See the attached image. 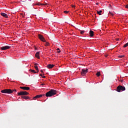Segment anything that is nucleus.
I'll return each instance as SVG.
<instances>
[{"label": "nucleus", "mask_w": 128, "mask_h": 128, "mask_svg": "<svg viewBox=\"0 0 128 128\" xmlns=\"http://www.w3.org/2000/svg\"><path fill=\"white\" fill-rule=\"evenodd\" d=\"M54 94H56V90L52 89L46 93V96L48 98V96H54Z\"/></svg>", "instance_id": "nucleus-1"}, {"label": "nucleus", "mask_w": 128, "mask_h": 128, "mask_svg": "<svg viewBox=\"0 0 128 128\" xmlns=\"http://www.w3.org/2000/svg\"><path fill=\"white\" fill-rule=\"evenodd\" d=\"M116 90L118 92H120L126 90V88L122 86H119L117 87Z\"/></svg>", "instance_id": "nucleus-2"}, {"label": "nucleus", "mask_w": 128, "mask_h": 128, "mask_svg": "<svg viewBox=\"0 0 128 128\" xmlns=\"http://www.w3.org/2000/svg\"><path fill=\"white\" fill-rule=\"evenodd\" d=\"M1 92H2V94H12V89H4L1 90Z\"/></svg>", "instance_id": "nucleus-3"}, {"label": "nucleus", "mask_w": 128, "mask_h": 128, "mask_svg": "<svg viewBox=\"0 0 128 128\" xmlns=\"http://www.w3.org/2000/svg\"><path fill=\"white\" fill-rule=\"evenodd\" d=\"M18 96H28V92L26 91L20 92L18 93Z\"/></svg>", "instance_id": "nucleus-4"}, {"label": "nucleus", "mask_w": 128, "mask_h": 128, "mask_svg": "<svg viewBox=\"0 0 128 128\" xmlns=\"http://www.w3.org/2000/svg\"><path fill=\"white\" fill-rule=\"evenodd\" d=\"M88 68L82 69V72H81L82 76H86V74L88 72Z\"/></svg>", "instance_id": "nucleus-5"}, {"label": "nucleus", "mask_w": 128, "mask_h": 128, "mask_svg": "<svg viewBox=\"0 0 128 128\" xmlns=\"http://www.w3.org/2000/svg\"><path fill=\"white\" fill-rule=\"evenodd\" d=\"M38 38H40L42 42H46V39H44V36H42V34H39L38 35Z\"/></svg>", "instance_id": "nucleus-6"}, {"label": "nucleus", "mask_w": 128, "mask_h": 128, "mask_svg": "<svg viewBox=\"0 0 128 128\" xmlns=\"http://www.w3.org/2000/svg\"><path fill=\"white\" fill-rule=\"evenodd\" d=\"M10 46H6L1 47L0 50H6L10 49Z\"/></svg>", "instance_id": "nucleus-7"}, {"label": "nucleus", "mask_w": 128, "mask_h": 128, "mask_svg": "<svg viewBox=\"0 0 128 128\" xmlns=\"http://www.w3.org/2000/svg\"><path fill=\"white\" fill-rule=\"evenodd\" d=\"M20 88H21V90H29L30 87H28V86H21V87H20Z\"/></svg>", "instance_id": "nucleus-8"}, {"label": "nucleus", "mask_w": 128, "mask_h": 128, "mask_svg": "<svg viewBox=\"0 0 128 128\" xmlns=\"http://www.w3.org/2000/svg\"><path fill=\"white\" fill-rule=\"evenodd\" d=\"M48 4L46 3L45 4H40V2H38L37 4H33L32 6H46Z\"/></svg>", "instance_id": "nucleus-9"}, {"label": "nucleus", "mask_w": 128, "mask_h": 128, "mask_svg": "<svg viewBox=\"0 0 128 128\" xmlns=\"http://www.w3.org/2000/svg\"><path fill=\"white\" fill-rule=\"evenodd\" d=\"M54 64H49L47 65L46 68H54Z\"/></svg>", "instance_id": "nucleus-10"}, {"label": "nucleus", "mask_w": 128, "mask_h": 128, "mask_svg": "<svg viewBox=\"0 0 128 128\" xmlns=\"http://www.w3.org/2000/svg\"><path fill=\"white\" fill-rule=\"evenodd\" d=\"M42 96H44V94L43 95L42 94L37 95L35 97H34V98H42Z\"/></svg>", "instance_id": "nucleus-11"}, {"label": "nucleus", "mask_w": 128, "mask_h": 128, "mask_svg": "<svg viewBox=\"0 0 128 128\" xmlns=\"http://www.w3.org/2000/svg\"><path fill=\"white\" fill-rule=\"evenodd\" d=\"M0 14L2 16H4V18H8V14H6V13H1Z\"/></svg>", "instance_id": "nucleus-12"}, {"label": "nucleus", "mask_w": 128, "mask_h": 128, "mask_svg": "<svg viewBox=\"0 0 128 128\" xmlns=\"http://www.w3.org/2000/svg\"><path fill=\"white\" fill-rule=\"evenodd\" d=\"M89 34H90V36L91 37L94 36V31L90 30L89 32Z\"/></svg>", "instance_id": "nucleus-13"}, {"label": "nucleus", "mask_w": 128, "mask_h": 128, "mask_svg": "<svg viewBox=\"0 0 128 128\" xmlns=\"http://www.w3.org/2000/svg\"><path fill=\"white\" fill-rule=\"evenodd\" d=\"M35 56L38 58H40V52H37L35 54Z\"/></svg>", "instance_id": "nucleus-14"}, {"label": "nucleus", "mask_w": 128, "mask_h": 128, "mask_svg": "<svg viewBox=\"0 0 128 128\" xmlns=\"http://www.w3.org/2000/svg\"><path fill=\"white\" fill-rule=\"evenodd\" d=\"M21 98H24V100H28V98H30V97L28 96H22Z\"/></svg>", "instance_id": "nucleus-15"}, {"label": "nucleus", "mask_w": 128, "mask_h": 128, "mask_svg": "<svg viewBox=\"0 0 128 128\" xmlns=\"http://www.w3.org/2000/svg\"><path fill=\"white\" fill-rule=\"evenodd\" d=\"M102 10L100 11H97L98 14H99V16H102Z\"/></svg>", "instance_id": "nucleus-16"}, {"label": "nucleus", "mask_w": 128, "mask_h": 128, "mask_svg": "<svg viewBox=\"0 0 128 128\" xmlns=\"http://www.w3.org/2000/svg\"><path fill=\"white\" fill-rule=\"evenodd\" d=\"M30 71L31 72H34V74H37V72H36V70H30Z\"/></svg>", "instance_id": "nucleus-17"}, {"label": "nucleus", "mask_w": 128, "mask_h": 128, "mask_svg": "<svg viewBox=\"0 0 128 128\" xmlns=\"http://www.w3.org/2000/svg\"><path fill=\"white\" fill-rule=\"evenodd\" d=\"M44 46H50V43H48V42H46L44 44Z\"/></svg>", "instance_id": "nucleus-18"}, {"label": "nucleus", "mask_w": 128, "mask_h": 128, "mask_svg": "<svg viewBox=\"0 0 128 128\" xmlns=\"http://www.w3.org/2000/svg\"><path fill=\"white\" fill-rule=\"evenodd\" d=\"M34 68H35V70H38L37 72H38V66H35Z\"/></svg>", "instance_id": "nucleus-19"}, {"label": "nucleus", "mask_w": 128, "mask_h": 128, "mask_svg": "<svg viewBox=\"0 0 128 128\" xmlns=\"http://www.w3.org/2000/svg\"><path fill=\"white\" fill-rule=\"evenodd\" d=\"M96 76H100V72H98L96 74Z\"/></svg>", "instance_id": "nucleus-20"}, {"label": "nucleus", "mask_w": 128, "mask_h": 128, "mask_svg": "<svg viewBox=\"0 0 128 128\" xmlns=\"http://www.w3.org/2000/svg\"><path fill=\"white\" fill-rule=\"evenodd\" d=\"M56 50H58V54H60V48H58L56 49Z\"/></svg>", "instance_id": "nucleus-21"}, {"label": "nucleus", "mask_w": 128, "mask_h": 128, "mask_svg": "<svg viewBox=\"0 0 128 128\" xmlns=\"http://www.w3.org/2000/svg\"><path fill=\"white\" fill-rule=\"evenodd\" d=\"M84 34V30H82L80 32V34Z\"/></svg>", "instance_id": "nucleus-22"}, {"label": "nucleus", "mask_w": 128, "mask_h": 128, "mask_svg": "<svg viewBox=\"0 0 128 128\" xmlns=\"http://www.w3.org/2000/svg\"><path fill=\"white\" fill-rule=\"evenodd\" d=\"M64 14H68V12L66 11V10L64 11Z\"/></svg>", "instance_id": "nucleus-23"}, {"label": "nucleus", "mask_w": 128, "mask_h": 128, "mask_svg": "<svg viewBox=\"0 0 128 128\" xmlns=\"http://www.w3.org/2000/svg\"><path fill=\"white\" fill-rule=\"evenodd\" d=\"M109 14H111V16H114V14L112 13V12H109Z\"/></svg>", "instance_id": "nucleus-24"}, {"label": "nucleus", "mask_w": 128, "mask_h": 128, "mask_svg": "<svg viewBox=\"0 0 128 128\" xmlns=\"http://www.w3.org/2000/svg\"><path fill=\"white\" fill-rule=\"evenodd\" d=\"M40 72H42L43 76H44V72L42 71V70H41Z\"/></svg>", "instance_id": "nucleus-25"}, {"label": "nucleus", "mask_w": 128, "mask_h": 128, "mask_svg": "<svg viewBox=\"0 0 128 128\" xmlns=\"http://www.w3.org/2000/svg\"><path fill=\"white\" fill-rule=\"evenodd\" d=\"M34 66H38V63H35Z\"/></svg>", "instance_id": "nucleus-26"}, {"label": "nucleus", "mask_w": 128, "mask_h": 128, "mask_svg": "<svg viewBox=\"0 0 128 128\" xmlns=\"http://www.w3.org/2000/svg\"><path fill=\"white\" fill-rule=\"evenodd\" d=\"M12 92H16V90L14 89V90H12Z\"/></svg>", "instance_id": "nucleus-27"}, {"label": "nucleus", "mask_w": 128, "mask_h": 128, "mask_svg": "<svg viewBox=\"0 0 128 128\" xmlns=\"http://www.w3.org/2000/svg\"><path fill=\"white\" fill-rule=\"evenodd\" d=\"M119 58H124V56H119Z\"/></svg>", "instance_id": "nucleus-28"}, {"label": "nucleus", "mask_w": 128, "mask_h": 128, "mask_svg": "<svg viewBox=\"0 0 128 128\" xmlns=\"http://www.w3.org/2000/svg\"><path fill=\"white\" fill-rule=\"evenodd\" d=\"M126 8H128V4L126 6Z\"/></svg>", "instance_id": "nucleus-29"}, {"label": "nucleus", "mask_w": 128, "mask_h": 128, "mask_svg": "<svg viewBox=\"0 0 128 128\" xmlns=\"http://www.w3.org/2000/svg\"><path fill=\"white\" fill-rule=\"evenodd\" d=\"M42 78H46V76H42Z\"/></svg>", "instance_id": "nucleus-30"}, {"label": "nucleus", "mask_w": 128, "mask_h": 128, "mask_svg": "<svg viewBox=\"0 0 128 128\" xmlns=\"http://www.w3.org/2000/svg\"><path fill=\"white\" fill-rule=\"evenodd\" d=\"M40 76H42V74H40Z\"/></svg>", "instance_id": "nucleus-31"}, {"label": "nucleus", "mask_w": 128, "mask_h": 128, "mask_svg": "<svg viewBox=\"0 0 128 128\" xmlns=\"http://www.w3.org/2000/svg\"><path fill=\"white\" fill-rule=\"evenodd\" d=\"M42 86H44V84H42Z\"/></svg>", "instance_id": "nucleus-32"}]
</instances>
